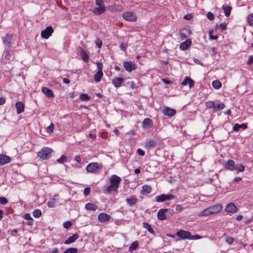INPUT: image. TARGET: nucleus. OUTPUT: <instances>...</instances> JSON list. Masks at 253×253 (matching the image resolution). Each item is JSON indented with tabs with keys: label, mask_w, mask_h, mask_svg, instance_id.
I'll return each mask as SVG.
<instances>
[{
	"label": "nucleus",
	"mask_w": 253,
	"mask_h": 253,
	"mask_svg": "<svg viewBox=\"0 0 253 253\" xmlns=\"http://www.w3.org/2000/svg\"><path fill=\"white\" fill-rule=\"evenodd\" d=\"M51 152L49 148H44L38 153V156L42 160H46L50 157Z\"/></svg>",
	"instance_id": "f257e3e1"
},
{
	"label": "nucleus",
	"mask_w": 253,
	"mask_h": 253,
	"mask_svg": "<svg viewBox=\"0 0 253 253\" xmlns=\"http://www.w3.org/2000/svg\"><path fill=\"white\" fill-rule=\"evenodd\" d=\"M100 169L99 165L97 163H91L86 167V170L87 172L93 173L97 172Z\"/></svg>",
	"instance_id": "f03ea898"
},
{
	"label": "nucleus",
	"mask_w": 253,
	"mask_h": 253,
	"mask_svg": "<svg viewBox=\"0 0 253 253\" xmlns=\"http://www.w3.org/2000/svg\"><path fill=\"white\" fill-rule=\"evenodd\" d=\"M121 180V178L116 174L111 175L109 178V182L110 184L118 188L119 187Z\"/></svg>",
	"instance_id": "7ed1b4c3"
},
{
	"label": "nucleus",
	"mask_w": 253,
	"mask_h": 253,
	"mask_svg": "<svg viewBox=\"0 0 253 253\" xmlns=\"http://www.w3.org/2000/svg\"><path fill=\"white\" fill-rule=\"evenodd\" d=\"M103 64H97L98 71L94 75V81L96 83L99 82L103 76Z\"/></svg>",
	"instance_id": "20e7f679"
},
{
	"label": "nucleus",
	"mask_w": 253,
	"mask_h": 253,
	"mask_svg": "<svg viewBox=\"0 0 253 253\" xmlns=\"http://www.w3.org/2000/svg\"><path fill=\"white\" fill-rule=\"evenodd\" d=\"M175 196L172 194H162L156 197V201L157 202H163L167 200H172Z\"/></svg>",
	"instance_id": "39448f33"
},
{
	"label": "nucleus",
	"mask_w": 253,
	"mask_h": 253,
	"mask_svg": "<svg viewBox=\"0 0 253 253\" xmlns=\"http://www.w3.org/2000/svg\"><path fill=\"white\" fill-rule=\"evenodd\" d=\"M176 235L182 239H191V234L189 231L180 230L176 233Z\"/></svg>",
	"instance_id": "423d86ee"
},
{
	"label": "nucleus",
	"mask_w": 253,
	"mask_h": 253,
	"mask_svg": "<svg viewBox=\"0 0 253 253\" xmlns=\"http://www.w3.org/2000/svg\"><path fill=\"white\" fill-rule=\"evenodd\" d=\"M53 32V30L52 27L49 26L42 31L41 36L43 39H47L50 36H51Z\"/></svg>",
	"instance_id": "0eeeda50"
},
{
	"label": "nucleus",
	"mask_w": 253,
	"mask_h": 253,
	"mask_svg": "<svg viewBox=\"0 0 253 253\" xmlns=\"http://www.w3.org/2000/svg\"><path fill=\"white\" fill-rule=\"evenodd\" d=\"M123 17L126 20L129 21H135L136 20V15L132 12H127L124 13Z\"/></svg>",
	"instance_id": "6e6552de"
},
{
	"label": "nucleus",
	"mask_w": 253,
	"mask_h": 253,
	"mask_svg": "<svg viewBox=\"0 0 253 253\" xmlns=\"http://www.w3.org/2000/svg\"><path fill=\"white\" fill-rule=\"evenodd\" d=\"M58 203V196L55 195L51 198L49 199V201L47 203V206L49 208H53L56 207Z\"/></svg>",
	"instance_id": "1a4fd4ad"
},
{
	"label": "nucleus",
	"mask_w": 253,
	"mask_h": 253,
	"mask_svg": "<svg viewBox=\"0 0 253 253\" xmlns=\"http://www.w3.org/2000/svg\"><path fill=\"white\" fill-rule=\"evenodd\" d=\"M12 34H7L6 36L2 38L3 43L8 47H10L12 44Z\"/></svg>",
	"instance_id": "9d476101"
},
{
	"label": "nucleus",
	"mask_w": 253,
	"mask_h": 253,
	"mask_svg": "<svg viewBox=\"0 0 253 253\" xmlns=\"http://www.w3.org/2000/svg\"><path fill=\"white\" fill-rule=\"evenodd\" d=\"M153 125L152 121L149 118H145L142 123V127L145 130L149 129Z\"/></svg>",
	"instance_id": "9b49d317"
},
{
	"label": "nucleus",
	"mask_w": 253,
	"mask_h": 253,
	"mask_svg": "<svg viewBox=\"0 0 253 253\" xmlns=\"http://www.w3.org/2000/svg\"><path fill=\"white\" fill-rule=\"evenodd\" d=\"M235 162L232 160H228L224 164L225 168L231 171H233L235 169Z\"/></svg>",
	"instance_id": "f8f14e48"
},
{
	"label": "nucleus",
	"mask_w": 253,
	"mask_h": 253,
	"mask_svg": "<svg viewBox=\"0 0 253 253\" xmlns=\"http://www.w3.org/2000/svg\"><path fill=\"white\" fill-rule=\"evenodd\" d=\"M163 114L167 116L172 117L176 113V111L168 107H166L163 110Z\"/></svg>",
	"instance_id": "ddd939ff"
},
{
	"label": "nucleus",
	"mask_w": 253,
	"mask_h": 253,
	"mask_svg": "<svg viewBox=\"0 0 253 253\" xmlns=\"http://www.w3.org/2000/svg\"><path fill=\"white\" fill-rule=\"evenodd\" d=\"M210 212L211 214H215L219 212L222 209V206L221 204H218L209 207Z\"/></svg>",
	"instance_id": "4468645a"
},
{
	"label": "nucleus",
	"mask_w": 253,
	"mask_h": 253,
	"mask_svg": "<svg viewBox=\"0 0 253 253\" xmlns=\"http://www.w3.org/2000/svg\"><path fill=\"white\" fill-rule=\"evenodd\" d=\"M98 218L100 222L104 223L109 221L111 216L106 213H101L98 215Z\"/></svg>",
	"instance_id": "2eb2a0df"
},
{
	"label": "nucleus",
	"mask_w": 253,
	"mask_h": 253,
	"mask_svg": "<svg viewBox=\"0 0 253 253\" xmlns=\"http://www.w3.org/2000/svg\"><path fill=\"white\" fill-rule=\"evenodd\" d=\"M168 211V209H163L159 210L157 213L158 218L161 220L166 219L167 216L165 213Z\"/></svg>",
	"instance_id": "dca6fc26"
},
{
	"label": "nucleus",
	"mask_w": 253,
	"mask_h": 253,
	"mask_svg": "<svg viewBox=\"0 0 253 253\" xmlns=\"http://www.w3.org/2000/svg\"><path fill=\"white\" fill-rule=\"evenodd\" d=\"M124 82V79L121 77L115 78L112 80V83L116 87H120Z\"/></svg>",
	"instance_id": "f3484780"
},
{
	"label": "nucleus",
	"mask_w": 253,
	"mask_h": 253,
	"mask_svg": "<svg viewBox=\"0 0 253 253\" xmlns=\"http://www.w3.org/2000/svg\"><path fill=\"white\" fill-rule=\"evenodd\" d=\"M225 210L226 212L234 213L236 212L237 209L234 203H230L226 206Z\"/></svg>",
	"instance_id": "a211bd4d"
},
{
	"label": "nucleus",
	"mask_w": 253,
	"mask_h": 253,
	"mask_svg": "<svg viewBox=\"0 0 253 253\" xmlns=\"http://www.w3.org/2000/svg\"><path fill=\"white\" fill-rule=\"evenodd\" d=\"M187 84H189L190 88L193 87L194 85V82L191 78L188 77H186L181 83V84L183 86H185Z\"/></svg>",
	"instance_id": "6ab92c4d"
},
{
	"label": "nucleus",
	"mask_w": 253,
	"mask_h": 253,
	"mask_svg": "<svg viewBox=\"0 0 253 253\" xmlns=\"http://www.w3.org/2000/svg\"><path fill=\"white\" fill-rule=\"evenodd\" d=\"M10 158L5 155H0V166L10 162Z\"/></svg>",
	"instance_id": "aec40b11"
},
{
	"label": "nucleus",
	"mask_w": 253,
	"mask_h": 253,
	"mask_svg": "<svg viewBox=\"0 0 253 253\" xmlns=\"http://www.w3.org/2000/svg\"><path fill=\"white\" fill-rule=\"evenodd\" d=\"M157 142L153 139H150L146 141L145 147L147 149H152L156 146Z\"/></svg>",
	"instance_id": "412c9836"
},
{
	"label": "nucleus",
	"mask_w": 253,
	"mask_h": 253,
	"mask_svg": "<svg viewBox=\"0 0 253 253\" xmlns=\"http://www.w3.org/2000/svg\"><path fill=\"white\" fill-rule=\"evenodd\" d=\"M191 43L192 42L190 40H187L180 44L179 47L182 50H186L189 48L191 45Z\"/></svg>",
	"instance_id": "4be33fe9"
},
{
	"label": "nucleus",
	"mask_w": 253,
	"mask_h": 253,
	"mask_svg": "<svg viewBox=\"0 0 253 253\" xmlns=\"http://www.w3.org/2000/svg\"><path fill=\"white\" fill-rule=\"evenodd\" d=\"M106 10L105 6H98L93 9V12L97 15H100L104 13Z\"/></svg>",
	"instance_id": "5701e85b"
},
{
	"label": "nucleus",
	"mask_w": 253,
	"mask_h": 253,
	"mask_svg": "<svg viewBox=\"0 0 253 253\" xmlns=\"http://www.w3.org/2000/svg\"><path fill=\"white\" fill-rule=\"evenodd\" d=\"M42 92L48 97H53L54 94L53 93L52 91L46 87H42Z\"/></svg>",
	"instance_id": "b1692460"
},
{
	"label": "nucleus",
	"mask_w": 253,
	"mask_h": 253,
	"mask_svg": "<svg viewBox=\"0 0 253 253\" xmlns=\"http://www.w3.org/2000/svg\"><path fill=\"white\" fill-rule=\"evenodd\" d=\"M79 236L78 234H75L71 237H69L67 240L64 242L65 244H70L74 243L78 238Z\"/></svg>",
	"instance_id": "393cba45"
},
{
	"label": "nucleus",
	"mask_w": 253,
	"mask_h": 253,
	"mask_svg": "<svg viewBox=\"0 0 253 253\" xmlns=\"http://www.w3.org/2000/svg\"><path fill=\"white\" fill-rule=\"evenodd\" d=\"M15 107L17 109V113L18 114H20L22 113L24 110V105L23 103L21 101H18L16 102L15 104Z\"/></svg>",
	"instance_id": "a878e982"
},
{
	"label": "nucleus",
	"mask_w": 253,
	"mask_h": 253,
	"mask_svg": "<svg viewBox=\"0 0 253 253\" xmlns=\"http://www.w3.org/2000/svg\"><path fill=\"white\" fill-rule=\"evenodd\" d=\"M97 208V206L91 203H88L85 206V209L87 211H95Z\"/></svg>",
	"instance_id": "bb28decb"
},
{
	"label": "nucleus",
	"mask_w": 253,
	"mask_h": 253,
	"mask_svg": "<svg viewBox=\"0 0 253 253\" xmlns=\"http://www.w3.org/2000/svg\"><path fill=\"white\" fill-rule=\"evenodd\" d=\"M126 201L129 206L132 207L135 205L137 201V200L136 198L131 197L130 198H127L126 199Z\"/></svg>",
	"instance_id": "cd10ccee"
},
{
	"label": "nucleus",
	"mask_w": 253,
	"mask_h": 253,
	"mask_svg": "<svg viewBox=\"0 0 253 253\" xmlns=\"http://www.w3.org/2000/svg\"><path fill=\"white\" fill-rule=\"evenodd\" d=\"M81 57L82 58L84 62H87L88 61V56L86 52L83 50L81 49L80 51Z\"/></svg>",
	"instance_id": "c85d7f7f"
},
{
	"label": "nucleus",
	"mask_w": 253,
	"mask_h": 253,
	"mask_svg": "<svg viewBox=\"0 0 253 253\" xmlns=\"http://www.w3.org/2000/svg\"><path fill=\"white\" fill-rule=\"evenodd\" d=\"M143 228L146 229L149 231V232L150 233H151V234H152V235L155 234V232L152 228L150 224H148L147 222H144L143 223Z\"/></svg>",
	"instance_id": "c756f323"
},
{
	"label": "nucleus",
	"mask_w": 253,
	"mask_h": 253,
	"mask_svg": "<svg viewBox=\"0 0 253 253\" xmlns=\"http://www.w3.org/2000/svg\"><path fill=\"white\" fill-rule=\"evenodd\" d=\"M126 70L128 72L134 70L136 68V64H124Z\"/></svg>",
	"instance_id": "7c9ffc66"
},
{
	"label": "nucleus",
	"mask_w": 253,
	"mask_h": 253,
	"mask_svg": "<svg viewBox=\"0 0 253 253\" xmlns=\"http://www.w3.org/2000/svg\"><path fill=\"white\" fill-rule=\"evenodd\" d=\"M222 8L224 10L225 15L229 17L230 15L231 7L230 6H223Z\"/></svg>",
	"instance_id": "2f4dec72"
},
{
	"label": "nucleus",
	"mask_w": 253,
	"mask_h": 253,
	"mask_svg": "<svg viewBox=\"0 0 253 253\" xmlns=\"http://www.w3.org/2000/svg\"><path fill=\"white\" fill-rule=\"evenodd\" d=\"M118 188L116 187L115 186H114L112 185H110L109 186H108L106 188V192L108 194L111 193L112 191H114L116 192H118Z\"/></svg>",
	"instance_id": "473e14b6"
},
{
	"label": "nucleus",
	"mask_w": 253,
	"mask_h": 253,
	"mask_svg": "<svg viewBox=\"0 0 253 253\" xmlns=\"http://www.w3.org/2000/svg\"><path fill=\"white\" fill-rule=\"evenodd\" d=\"M118 188L116 187L115 186H114L112 185H110L109 186H108L106 188V192L108 194L111 193L112 191H114L116 192H118Z\"/></svg>",
	"instance_id": "72a5a7b5"
},
{
	"label": "nucleus",
	"mask_w": 253,
	"mask_h": 253,
	"mask_svg": "<svg viewBox=\"0 0 253 253\" xmlns=\"http://www.w3.org/2000/svg\"><path fill=\"white\" fill-rule=\"evenodd\" d=\"M209 215H211L209 208L205 209L203 211L200 212L199 215L200 216H206Z\"/></svg>",
	"instance_id": "f704fd0d"
},
{
	"label": "nucleus",
	"mask_w": 253,
	"mask_h": 253,
	"mask_svg": "<svg viewBox=\"0 0 253 253\" xmlns=\"http://www.w3.org/2000/svg\"><path fill=\"white\" fill-rule=\"evenodd\" d=\"M212 87L216 89L220 88L221 86V83L218 80H215L212 83Z\"/></svg>",
	"instance_id": "c9c22d12"
},
{
	"label": "nucleus",
	"mask_w": 253,
	"mask_h": 253,
	"mask_svg": "<svg viewBox=\"0 0 253 253\" xmlns=\"http://www.w3.org/2000/svg\"><path fill=\"white\" fill-rule=\"evenodd\" d=\"M138 241H135V242H133L130 246V247L129 248V251L131 252L133 250H135L138 248Z\"/></svg>",
	"instance_id": "e433bc0d"
},
{
	"label": "nucleus",
	"mask_w": 253,
	"mask_h": 253,
	"mask_svg": "<svg viewBox=\"0 0 253 253\" xmlns=\"http://www.w3.org/2000/svg\"><path fill=\"white\" fill-rule=\"evenodd\" d=\"M234 170L237 172H243L245 170V167L241 164H237L235 166Z\"/></svg>",
	"instance_id": "4c0bfd02"
},
{
	"label": "nucleus",
	"mask_w": 253,
	"mask_h": 253,
	"mask_svg": "<svg viewBox=\"0 0 253 253\" xmlns=\"http://www.w3.org/2000/svg\"><path fill=\"white\" fill-rule=\"evenodd\" d=\"M80 99L83 101H86L89 100L90 97L87 94L82 93L79 97Z\"/></svg>",
	"instance_id": "58836bf2"
},
{
	"label": "nucleus",
	"mask_w": 253,
	"mask_h": 253,
	"mask_svg": "<svg viewBox=\"0 0 253 253\" xmlns=\"http://www.w3.org/2000/svg\"><path fill=\"white\" fill-rule=\"evenodd\" d=\"M151 187L148 185H144L142 186V191L145 192L146 193H150L151 192Z\"/></svg>",
	"instance_id": "ea45409f"
},
{
	"label": "nucleus",
	"mask_w": 253,
	"mask_h": 253,
	"mask_svg": "<svg viewBox=\"0 0 253 253\" xmlns=\"http://www.w3.org/2000/svg\"><path fill=\"white\" fill-rule=\"evenodd\" d=\"M33 214L35 217L38 218V217H39L41 215L42 211L41 210H40L39 209H36L34 211Z\"/></svg>",
	"instance_id": "a19ab883"
},
{
	"label": "nucleus",
	"mask_w": 253,
	"mask_h": 253,
	"mask_svg": "<svg viewBox=\"0 0 253 253\" xmlns=\"http://www.w3.org/2000/svg\"><path fill=\"white\" fill-rule=\"evenodd\" d=\"M225 107V105L223 103H220L218 104L216 106H215V107H214V110L215 111H219L223 109H224Z\"/></svg>",
	"instance_id": "79ce46f5"
},
{
	"label": "nucleus",
	"mask_w": 253,
	"mask_h": 253,
	"mask_svg": "<svg viewBox=\"0 0 253 253\" xmlns=\"http://www.w3.org/2000/svg\"><path fill=\"white\" fill-rule=\"evenodd\" d=\"M247 21L249 25H253V14H251L248 16Z\"/></svg>",
	"instance_id": "37998d69"
},
{
	"label": "nucleus",
	"mask_w": 253,
	"mask_h": 253,
	"mask_svg": "<svg viewBox=\"0 0 253 253\" xmlns=\"http://www.w3.org/2000/svg\"><path fill=\"white\" fill-rule=\"evenodd\" d=\"M67 159L66 156L62 155L59 159L57 160V162L58 163L63 164L67 160Z\"/></svg>",
	"instance_id": "c03bdc74"
},
{
	"label": "nucleus",
	"mask_w": 253,
	"mask_h": 253,
	"mask_svg": "<svg viewBox=\"0 0 253 253\" xmlns=\"http://www.w3.org/2000/svg\"><path fill=\"white\" fill-rule=\"evenodd\" d=\"M206 106L209 108L215 107L214 102L212 101H209L206 103Z\"/></svg>",
	"instance_id": "a18cd8bd"
},
{
	"label": "nucleus",
	"mask_w": 253,
	"mask_h": 253,
	"mask_svg": "<svg viewBox=\"0 0 253 253\" xmlns=\"http://www.w3.org/2000/svg\"><path fill=\"white\" fill-rule=\"evenodd\" d=\"M67 253H77L78 252V249L75 248H70L66 250Z\"/></svg>",
	"instance_id": "49530a36"
},
{
	"label": "nucleus",
	"mask_w": 253,
	"mask_h": 253,
	"mask_svg": "<svg viewBox=\"0 0 253 253\" xmlns=\"http://www.w3.org/2000/svg\"><path fill=\"white\" fill-rule=\"evenodd\" d=\"M54 125L53 123H51L50 125L47 127L46 131L48 133H51L53 131Z\"/></svg>",
	"instance_id": "de8ad7c7"
},
{
	"label": "nucleus",
	"mask_w": 253,
	"mask_h": 253,
	"mask_svg": "<svg viewBox=\"0 0 253 253\" xmlns=\"http://www.w3.org/2000/svg\"><path fill=\"white\" fill-rule=\"evenodd\" d=\"M95 44L96 45V46L98 48H101V47L102 46V41L98 38H96V39L95 41Z\"/></svg>",
	"instance_id": "09e8293b"
},
{
	"label": "nucleus",
	"mask_w": 253,
	"mask_h": 253,
	"mask_svg": "<svg viewBox=\"0 0 253 253\" xmlns=\"http://www.w3.org/2000/svg\"><path fill=\"white\" fill-rule=\"evenodd\" d=\"M234 241V239L231 237H227L225 239L226 242L229 245H231L233 243Z\"/></svg>",
	"instance_id": "8fccbe9b"
},
{
	"label": "nucleus",
	"mask_w": 253,
	"mask_h": 253,
	"mask_svg": "<svg viewBox=\"0 0 253 253\" xmlns=\"http://www.w3.org/2000/svg\"><path fill=\"white\" fill-rule=\"evenodd\" d=\"M8 203V200L6 198L3 197H0V204L2 205H5Z\"/></svg>",
	"instance_id": "3c124183"
},
{
	"label": "nucleus",
	"mask_w": 253,
	"mask_h": 253,
	"mask_svg": "<svg viewBox=\"0 0 253 253\" xmlns=\"http://www.w3.org/2000/svg\"><path fill=\"white\" fill-rule=\"evenodd\" d=\"M72 225V223L71 221H66L63 224V226L65 228L68 229Z\"/></svg>",
	"instance_id": "603ef678"
},
{
	"label": "nucleus",
	"mask_w": 253,
	"mask_h": 253,
	"mask_svg": "<svg viewBox=\"0 0 253 253\" xmlns=\"http://www.w3.org/2000/svg\"><path fill=\"white\" fill-rule=\"evenodd\" d=\"M207 16V18L210 20H212L214 19V15H213V13L211 12H208Z\"/></svg>",
	"instance_id": "864d4df0"
},
{
	"label": "nucleus",
	"mask_w": 253,
	"mask_h": 253,
	"mask_svg": "<svg viewBox=\"0 0 253 253\" xmlns=\"http://www.w3.org/2000/svg\"><path fill=\"white\" fill-rule=\"evenodd\" d=\"M95 3L98 6H105L104 4V1L102 0H96Z\"/></svg>",
	"instance_id": "5fc2aeb1"
},
{
	"label": "nucleus",
	"mask_w": 253,
	"mask_h": 253,
	"mask_svg": "<svg viewBox=\"0 0 253 253\" xmlns=\"http://www.w3.org/2000/svg\"><path fill=\"white\" fill-rule=\"evenodd\" d=\"M137 153L138 155L141 156H143L145 155V152L140 148L137 150Z\"/></svg>",
	"instance_id": "6e6d98bb"
},
{
	"label": "nucleus",
	"mask_w": 253,
	"mask_h": 253,
	"mask_svg": "<svg viewBox=\"0 0 253 253\" xmlns=\"http://www.w3.org/2000/svg\"><path fill=\"white\" fill-rule=\"evenodd\" d=\"M90 192V188L89 187H86L84 189V194L86 196L89 194Z\"/></svg>",
	"instance_id": "4d7b16f0"
},
{
	"label": "nucleus",
	"mask_w": 253,
	"mask_h": 253,
	"mask_svg": "<svg viewBox=\"0 0 253 253\" xmlns=\"http://www.w3.org/2000/svg\"><path fill=\"white\" fill-rule=\"evenodd\" d=\"M227 24L225 23H221L219 25V28L221 30H225L226 28Z\"/></svg>",
	"instance_id": "13d9d810"
},
{
	"label": "nucleus",
	"mask_w": 253,
	"mask_h": 253,
	"mask_svg": "<svg viewBox=\"0 0 253 253\" xmlns=\"http://www.w3.org/2000/svg\"><path fill=\"white\" fill-rule=\"evenodd\" d=\"M240 128V125L237 124L234 125V126L233 127V129L234 131H237L239 130V129Z\"/></svg>",
	"instance_id": "bf43d9fd"
},
{
	"label": "nucleus",
	"mask_w": 253,
	"mask_h": 253,
	"mask_svg": "<svg viewBox=\"0 0 253 253\" xmlns=\"http://www.w3.org/2000/svg\"><path fill=\"white\" fill-rule=\"evenodd\" d=\"M163 82L166 84H170L171 83L170 81L167 80V79H163L162 80Z\"/></svg>",
	"instance_id": "052dcab7"
},
{
	"label": "nucleus",
	"mask_w": 253,
	"mask_h": 253,
	"mask_svg": "<svg viewBox=\"0 0 253 253\" xmlns=\"http://www.w3.org/2000/svg\"><path fill=\"white\" fill-rule=\"evenodd\" d=\"M24 218L27 220H31L32 219L30 214L28 213H26L25 214Z\"/></svg>",
	"instance_id": "680f3d73"
},
{
	"label": "nucleus",
	"mask_w": 253,
	"mask_h": 253,
	"mask_svg": "<svg viewBox=\"0 0 253 253\" xmlns=\"http://www.w3.org/2000/svg\"><path fill=\"white\" fill-rule=\"evenodd\" d=\"M192 18V15L190 14H187L184 16V18L186 20H190Z\"/></svg>",
	"instance_id": "e2e57ef3"
},
{
	"label": "nucleus",
	"mask_w": 253,
	"mask_h": 253,
	"mask_svg": "<svg viewBox=\"0 0 253 253\" xmlns=\"http://www.w3.org/2000/svg\"><path fill=\"white\" fill-rule=\"evenodd\" d=\"M201 237L199 236V235H195V236H191V239H194V240H196V239H200L201 238Z\"/></svg>",
	"instance_id": "0e129e2a"
},
{
	"label": "nucleus",
	"mask_w": 253,
	"mask_h": 253,
	"mask_svg": "<svg viewBox=\"0 0 253 253\" xmlns=\"http://www.w3.org/2000/svg\"><path fill=\"white\" fill-rule=\"evenodd\" d=\"M75 160L78 163H80L81 162V158L79 156H76L75 158Z\"/></svg>",
	"instance_id": "69168bd1"
},
{
	"label": "nucleus",
	"mask_w": 253,
	"mask_h": 253,
	"mask_svg": "<svg viewBox=\"0 0 253 253\" xmlns=\"http://www.w3.org/2000/svg\"><path fill=\"white\" fill-rule=\"evenodd\" d=\"M5 102V100L4 98L1 97L0 98V105H2L4 104Z\"/></svg>",
	"instance_id": "338daca9"
},
{
	"label": "nucleus",
	"mask_w": 253,
	"mask_h": 253,
	"mask_svg": "<svg viewBox=\"0 0 253 253\" xmlns=\"http://www.w3.org/2000/svg\"><path fill=\"white\" fill-rule=\"evenodd\" d=\"M247 63H253V56H251L247 62Z\"/></svg>",
	"instance_id": "774afa93"
}]
</instances>
